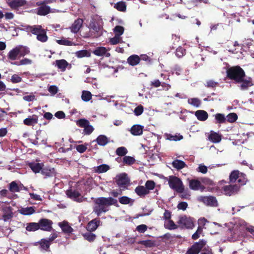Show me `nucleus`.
<instances>
[{
  "instance_id": "nucleus-25",
  "label": "nucleus",
  "mask_w": 254,
  "mask_h": 254,
  "mask_svg": "<svg viewBox=\"0 0 254 254\" xmlns=\"http://www.w3.org/2000/svg\"><path fill=\"white\" fill-rule=\"evenodd\" d=\"M140 62L139 56L137 55H132L127 59V63L132 66H135L138 64Z\"/></svg>"
},
{
  "instance_id": "nucleus-48",
  "label": "nucleus",
  "mask_w": 254,
  "mask_h": 254,
  "mask_svg": "<svg viewBox=\"0 0 254 254\" xmlns=\"http://www.w3.org/2000/svg\"><path fill=\"white\" fill-rule=\"evenodd\" d=\"M57 43L59 45H64V46H72L75 45L72 41H69L65 38H62L60 40H57Z\"/></svg>"
},
{
  "instance_id": "nucleus-51",
  "label": "nucleus",
  "mask_w": 254,
  "mask_h": 254,
  "mask_svg": "<svg viewBox=\"0 0 254 254\" xmlns=\"http://www.w3.org/2000/svg\"><path fill=\"white\" fill-rule=\"evenodd\" d=\"M226 121L229 123H232L237 121L238 116L235 113H231L226 116Z\"/></svg>"
},
{
  "instance_id": "nucleus-27",
  "label": "nucleus",
  "mask_w": 254,
  "mask_h": 254,
  "mask_svg": "<svg viewBox=\"0 0 254 254\" xmlns=\"http://www.w3.org/2000/svg\"><path fill=\"white\" fill-rule=\"evenodd\" d=\"M208 138L213 143H218L222 139V135L213 131H211Z\"/></svg>"
},
{
  "instance_id": "nucleus-59",
  "label": "nucleus",
  "mask_w": 254,
  "mask_h": 254,
  "mask_svg": "<svg viewBox=\"0 0 254 254\" xmlns=\"http://www.w3.org/2000/svg\"><path fill=\"white\" fill-rule=\"evenodd\" d=\"M114 32H115V34L120 36L124 33V28L122 26H116L114 28Z\"/></svg>"
},
{
  "instance_id": "nucleus-41",
  "label": "nucleus",
  "mask_w": 254,
  "mask_h": 254,
  "mask_svg": "<svg viewBox=\"0 0 254 254\" xmlns=\"http://www.w3.org/2000/svg\"><path fill=\"white\" fill-rule=\"evenodd\" d=\"M135 162L134 158L130 156H125L123 158V162L124 165H131L134 164Z\"/></svg>"
},
{
  "instance_id": "nucleus-52",
  "label": "nucleus",
  "mask_w": 254,
  "mask_h": 254,
  "mask_svg": "<svg viewBox=\"0 0 254 254\" xmlns=\"http://www.w3.org/2000/svg\"><path fill=\"white\" fill-rule=\"evenodd\" d=\"M219 83L213 80H208L206 81L205 86L208 88L214 89L219 86Z\"/></svg>"
},
{
  "instance_id": "nucleus-36",
  "label": "nucleus",
  "mask_w": 254,
  "mask_h": 254,
  "mask_svg": "<svg viewBox=\"0 0 254 254\" xmlns=\"http://www.w3.org/2000/svg\"><path fill=\"white\" fill-rule=\"evenodd\" d=\"M240 172L238 170H234L230 174L229 181L230 183H235L238 179Z\"/></svg>"
},
{
  "instance_id": "nucleus-7",
  "label": "nucleus",
  "mask_w": 254,
  "mask_h": 254,
  "mask_svg": "<svg viewBox=\"0 0 254 254\" xmlns=\"http://www.w3.org/2000/svg\"><path fill=\"white\" fill-rule=\"evenodd\" d=\"M206 244V241L204 239L199 240L194 243L190 248H188L186 254H199Z\"/></svg>"
},
{
  "instance_id": "nucleus-5",
  "label": "nucleus",
  "mask_w": 254,
  "mask_h": 254,
  "mask_svg": "<svg viewBox=\"0 0 254 254\" xmlns=\"http://www.w3.org/2000/svg\"><path fill=\"white\" fill-rule=\"evenodd\" d=\"M29 30L33 34L37 36V39L43 43L46 42L48 39L46 31L43 29L41 25H34L30 26Z\"/></svg>"
},
{
  "instance_id": "nucleus-62",
  "label": "nucleus",
  "mask_w": 254,
  "mask_h": 254,
  "mask_svg": "<svg viewBox=\"0 0 254 254\" xmlns=\"http://www.w3.org/2000/svg\"><path fill=\"white\" fill-rule=\"evenodd\" d=\"M147 229V226L145 224H141L137 226L136 228V230L139 233H143Z\"/></svg>"
},
{
  "instance_id": "nucleus-30",
  "label": "nucleus",
  "mask_w": 254,
  "mask_h": 254,
  "mask_svg": "<svg viewBox=\"0 0 254 254\" xmlns=\"http://www.w3.org/2000/svg\"><path fill=\"white\" fill-rule=\"evenodd\" d=\"M56 64L61 71H64L68 66V63L64 59L57 60L56 61Z\"/></svg>"
},
{
  "instance_id": "nucleus-35",
  "label": "nucleus",
  "mask_w": 254,
  "mask_h": 254,
  "mask_svg": "<svg viewBox=\"0 0 254 254\" xmlns=\"http://www.w3.org/2000/svg\"><path fill=\"white\" fill-rule=\"evenodd\" d=\"M39 228L38 222H30L27 223L26 230L29 232L36 231L38 230Z\"/></svg>"
},
{
  "instance_id": "nucleus-57",
  "label": "nucleus",
  "mask_w": 254,
  "mask_h": 254,
  "mask_svg": "<svg viewBox=\"0 0 254 254\" xmlns=\"http://www.w3.org/2000/svg\"><path fill=\"white\" fill-rule=\"evenodd\" d=\"M122 40L120 36L119 35L115 34V36L112 38H111L109 40V42L111 45H116L119 43H122Z\"/></svg>"
},
{
  "instance_id": "nucleus-60",
  "label": "nucleus",
  "mask_w": 254,
  "mask_h": 254,
  "mask_svg": "<svg viewBox=\"0 0 254 254\" xmlns=\"http://www.w3.org/2000/svg\"><path fill=\"white\" fill-rule=\"evenodd\" d=\"M10 81L13 83H19L22 81V78L18 74H14L12 75Z\"/></svg>"
},
{
  "instance_id": "nucleus-21",
  "label": "nucleus",
  "mask_w": 254,
  "mask_h": 254,
  "mask_svg": "<svg viewBox=\"0 0 254 254\" xmlns=\"http://www.w3.org/2000/svg\"><path fill=\"white\" fill-rule=\"evenodd\" d=\"M59 226L64 233L70 234L73 231V228L69 226L67 221H64L62 222L59 223Z\"/></svg>"
},
{
  "instance_id": "nucleus-12",
  "label": "nucleus",
  "mask_w": 254,
  "mask_h": 254,
  "mask_svg": "<svg viewBox=\"0 0 254 254\" xmlns=\"http://www.w3.org/2000/svg\"><path fill=\"white\" fill-rule=\"evenodd\" d=\"M41 172L45 176V178L55 177L57 174L54 168L49 166H45L44 165Z\"/></svg>"
},
{
  "instance_id": "nucleus-63",
  "label": "nucleus",
  "mask_w": 254,
  "mask_h": 254,
  "mask_svg": "<svg viewBox=\"0 0 254 254\" xmlns=\"http://www.w3.org/2000/svg\"><path fill=\"white\" fill-rule=\"evenodd\" d=\"M143 112V107L142 105H139V106H137L134 110V114L137 116H140V115H141L142 114Z\"/></svg>"
},
{
  "instance_id": "nucleus-56",
  "label": "nucleus",
  "mask_w": 254,
  "mask_h": 254,
  "mask_svg": "<svg viewBox=\"0 0 254 254\" xmlns=\"http://www.w3.org/2000/svg\"><path fill=\"white\" fill-rule=\"evenodd\" d=\"M110 169V167L107 164H102L97 167V172L99 173L106 172Z\"/></svg>"
},
{
  "instance_id": "nucleus-53",
  "label": "nucleus",
  "mask_w": 254,
  "mask_h": 254,
  "mask_svg": "<svg viewBox=\"0 0 254 254\" xmlns=\"http://www.w3.org/2000/svg\"><path fill=\"white\" fill-rule=\"evenodd\" d=\"M76 125L80 127L84 128L88 124H89V122L86 119H80L77 120L76 122Z\"/></svg>"
},
{
  "instance_id": "nucleus-20",
  "label": "nucleus",
  "mask_w": 254,
  "mask_h": 254,
  "mask_svg": "<svg viewBox=\"0 0 254 254\" xmlns=\"http://www.w3.org/2000/svg\"><path fill=\"white\" fill-rule=\"evenodd\" d=\"M143 126L140 125H134L131 127L130 132L133 135H140L143 133Z\"/></svg>"
},
{
  "instance_id": "nucleus-34",
  "label": "nucleus",
  "mask_w": 254,
  "mask_h": 254,
  "mask_svg": "<svg viewBox=\"0 0 254 254\" xmlns=\"http://www.w3.org/2000/svg\"><path fill=\"white\" fill-rule=\"evenodd\" d=\"M215 124H224L226 122V118L225 115L221 113H217L214 115Z\"/></svg>"
},
{
  "instance_id": "nucleus-46",
  "label": "nucleus",
  "mask_w": 254,
  "mask_h": 254,
  "mask_svg": "<svg viewBox=\"0 0 254 254\" xmlns=\"http://www.w3.org/2000/svg\"><path fill=\"white\" fill-rule=\"evenodd\" d=\"M32 63V61L30 59L27 58H24L23 59L21 60L19 62H12L11 64H12L17 65H27L30 64Z\"/></svg>"
},
{
  "instance_id": "nucleus-61",
  "label": "nucleus",
  "mask_w": 254,
  "mask_h": 254,
  "mask_svg": "<svg viewBox=\"0 0 254 254\" xmlns=\"http://www.w3.org/2000/svg\"><path fill=\"white\" fill-rule=\"evenodd\" d=\"M93 127L91 125H90V124H88L84 128L83 132L85 134L89 135L93 131Z\"/></svg>"
},
{
  "instance_id": "nucleus-1",
  "label": "nucleus",
  "mask_w": 254,
  "mask_h": 254,
  "mask_svg": "<svg viewBox=\"0 0 254 254\" xmlns=\"http://www.w3.org/2000/svg\"><path fill=\"white\" fill-rule=\"evenodd\" d=\"M226 72L227 78L237 84L238 87L242 91L248 90L254 85L253 79L247 76L244 70L239 65L228 67Z\"/></svg>"
},
{
  "instance_id": "nucleus-22",
  "label": "nucleus",
  "mask_w": 254,
  "mask_h": 254,
  "mask_svg": "<svg viewBox=\"0 0 254 254\" xmlns=\"http://www.w3.org/2000/svg\"><path fill=\"white\" fill-rule=\"evenodd\" d=\"M135 192L140 197H144L145 196L150 193L148 190L143 186H138L135 189Z\"/></svg>"
},
{
  "instance_id": "nucleus-50",
  "label": "nucleus",
  "mask_w": 254,
  "mask_h": 254,
  "mask_svg": "<svg viewBox=\"0 0 254 254\" xmlns=\"http://www.w3.org/2000/svg\"><path fill=\"white\" fill-rule=\"evenodd\" d=\"M9 190L12 192H19V185L15 181H12L9 184Z\"/></svg>"
},
{
  "instance_id": "nucleus-19",
  "label": "nucleus",
  "mask_w": 254,
  "mask_h": 254,
  "mask_svg": "<svg viewBox=\"0 0 254 254\" xmlns=\"http://www.w3.org/2000/svg\"><path fill=\"white\" fill-rule=\"evenodd\" d=\"M38 121V117L36 115L29 116L27 118L23 121L25 125L28 126H33L37 124Z\"/></svg>"
},
{
  "instance_id": "nucleus-18",
  "label": "nucleus",
  "mask_w": 254,
  "mask_h": 254,
  "mask_svg": "<svg viewBox=\"0 0 254 254\" xmlns=\"http://www.w3.org/2000/svg\"><path fill=\"white\" fill-rule=\"evenodd\" d=\"M117 185L121 187H125L128 184L129 180L126 173L122 174L118 176L116 180Z\"/></svg>"
},
{
  "instance_id": "nucleus-29",
  "label": "nucleus",
  "mask_w": 254,
  "mask_h": 254,
  "mask_svg": "<svg viewBox=\"0 0 254 254\" xmlns=\"http://www.w3.org/2000/svg\"><path fill=\"white\" fill-rule=\"evenodd\" d=\"M18 211L20 214L24 215H30L35 212V207L33 206L22 207Z\"/></svg>"
},
{
  "instance_id": "nucleus-49",
  "label": "nucleus",
  "mask_w": 254,
  "mask_h": 254,
  "mask_svg": "<svg viewBox=\"0 0 254 254\" xmlns=\"http://www.w3.org/2000/svg\"><path fill=\"white\" fill-rule=\"evenodd\" d=\"M186 54V50L181 46H179L176 50L175 55L179 58H181Z\"/></svg>"
},
{
  "instance_id": "nucleus-33",
  "label": "nucleus",
  "mask_w": 254,
  "mask_h": 254,
  "mask_svg": "<svg viewBox=\"0 0 254 254\" xmlns=\"http://www.w3.org/2000/svg\"><path fill=\"white\" fill-rule=\"evenodd\" d=\"M172 165L173 167L177 170H181L186 166V164L182 160L176 159L173 161Z\"/></svg>"
},
{
  "instance_id": "nucleus-24",
  "label": "nucleus",
  "mask_w": 254,
  "mask_h": 254,
  "mask_svg": "<svg viewBox=\"0 0 254 254\" xmlns=\"http://www.w3.org/2000/svg\"><path fill=\"white\" fill-rule=\"evenodd\" d=\"M44 165L43 163L35 162H31L28 164V166L35 173H39L40 171L41 172Z\"/></svg>"
},
{
  "instance_id": "nucleus-28",
  "label": "nucleus",
  "mask_w": 254,
  "mask_h": 254,
  "mask_svg": "<svg viewBox=\"0 0 254 254\" xmlns=\"http://www.w3.org/2000/svg\"><path fill=\"white\" fill-rule=\"evenodd\" d=\"M194 115L197 119L200 121H205L208 117V113L204 110H197L195 112Z\"/></svg>"
},
{
  "instance_id": "nucleus-10",
  "label": "nucleus",
  "mask_w": 254,
  "mask_h": 254,
  "mask_svg": "<svg viewBox=\"0 0 254 254\" xmlns=\"http://www.w3.org/2000/svg\"><path fill=\"white\" fill-rule=\"evenodd\" d=\"M199 200L203 202L207 206L211 207H217L218 206L216 198L213 196H201Z\"/></svg>"
},
{
  "instance_id": "nucleus-58",
  "label": "nucleus",
  "mask_w": 254,
  "mask_h": 254,
  "mask_svg": "<svg viewBox=\"0 0 254 254\" xmlns=\"http://www.w3.org/2000/svg\"><path fill=\"white\" fill-rule=\"evenodd\" d=\"M155 186V182L152 180H148L146 182L145 187L147 190L150 191V190H152L154 189Z\"/></svg>"
},
{
  "instance_id": "nucleus-3",
  "label": "nucleus",
  "mask_w": 254,
  "mask_h": 254,
  "mask_svg": "<svg viewBox=\"0 0 254 254\" xmlns=\"http://www.w3.org/2000/svg\"><path fill=\"white\" fill-rule=\"evenodd\" d=\"M89 28L90 30L88 32L83 33V37L85 38H98L102 35L103 27L99 21L92 19L90 21Z\"/></svg>"
},
{
  "instance_id": "nucleus-43",
  "label": "nucleus",
  "mask_w": 254,
  "mask_h": 254,
  "mask_svg": "<svg viewBox=\"0 0 254 254\" xmlns=\"http://www.w3.org/2000/svg\"><path fill=\"white\" fill-rule=\"evenodd\" d=\"M165 228L168 230H175L179 227L178 224H176L174 222L170 219L164 224Z\"/></svg>"
},
{
  "instance_id": "nucleus-40",
  "label": "nucleus",
  "mask_w": 254,
  "mask_h": 254,
  "mask_svg": "<svg viewBox=\"0 0 254 254\" xmlns=\"http://www.w3.org/2000/svg\"><path fill=\"white\" fill-rule=\"evenodd\" d=\"M82 235L84 239L89 242H93L96 238L95 234L92 233V232L89 231L83 234Z\"/></svg>"
},
{
  "instance_id": "nucleus-15",
  "label": "nucleus",
  "mask_w": 254,
  "mask_h": 254,
  "mask_svg": "<svg viewBox=\"0 0 254 254\" xmlns=\"http://www.w3.org/2000/svg\"><path fill=\"white\" fill-rule=\"evenodd\" d=\"M100 220L99 218H95L89 222L86 226L88 231H95L100 225Z\"/></svg>"
},
{
  "instance_id": "nucleus-55",
  "label": "nucleus",
  "mask_w": 254,
  "mask_h": 254,
  "mask_svg": "<svg viewBox=\"0 0 254 254\" xmlns=\"http://www.w3.org/2000/svg\"><path fill=\"white\" fill-rule=\"evenodd\" d=\"M82 99L85 102H88L92 98V94L88 91H83L81 95Z\"/></svg>"
},
{
  "instance_id": "nucleus-47",
  "label": "nucleus",
  "mask_w": 254,
  "mask_h": 254,
  "mask_svg": "<svg viewBox=\"0 0 254 254\" xmlns=\"http://www.w3.org/2000/svg\"><path fill=\"white\" fill-rule=\"evenodd\" d=\"M127 149L124 146L120 147L117 148L116 150V154L119 156H125L127 153Z\"/></svg>"
},
{
  "instance_id": "nucleus-17",
  "label": "nucleus",
  "mask_w": 254,
  "mask_h": 254,
  "mask_svg": "<svg viewBox=\"0 0 254 254\" xmlns=\"http://www.w3.org/2000/svg\"><path fill=\"white\" fill-rule=\"evenodd\" d=\"M8 5L13 9H16L26 4L25 0H11L7 2Z\"/></svg>"
},
{
  "instance_id": "nucleus-14",
  "label": "nucleus",
  "mask_w": 254,
  "mask_h": 254,
  "mask_svg": "<svg viewBox=\"0 0 254 254\" xmlns=\"http://www.w3.org/2000/svg\"><path fill=\"white\" fill-rule=\"evenodd\" d=\"M83 23V20L81 18H77L75 20L69 29L72 33H77L79 32L80 28L82 27Z\"/></svg>"
},
{
  "instance_id": "nucleus-13",
  "label": "nucleus",
  "mask_w": 254,
  "mask_h": 254,
  "mask_svg": "<svg viewBox=\"0 0 254 254\" xmlns=\"http://www.w3.org/2000/svg\"><path fill=\"white\" fill-rule=\"evenodd\" d=\"M1 210L3 213L2 218L4 221L9 220L13 217L12 208L11 206H3Z\"/></svg>"
},
{
  "instance_id": "nucleus-39",
  "label": "nucleus",
  "mask_w": 254,
  "mask_h": 254,
  "mask_svg": "<svg viewBox=\"0 0 254 254\" xmlns=\"http://www.w3.org/2000/svg\"><path fill=\"white\" fill-rule=\"evenodd\" d=\"M114 7L118 11L125 12L127 9V5L125 2L121 1L115 4Z\"/></svg>"
},
{
  "instance_id": "nucleus-44",
  "label": "nucleus",
  "mask_w": 254,
  "mask_h": 254,
  "mask_svg": "<svg viewBox=\"0 0 254 254\" xmlns=\"http://www.w3.org/2000/svg\"><path fill=\"white\" fill-rule=\"evenodd\" d=\"M138 244L145 246L146 248H151L155 245V241L151 240L140 241Z\"/></svg>"
},
{
  "instance_id": "nucleus-8",
  "label": "nucleus",
  "mask_w": 254,
  "mask_h": 254,
  "mask_svg": "<svg viewBox=\"0 0 254 254\" xmlns=\"http://www.w3.org/2000/svg\"><path fill=\"white\" fill-rule=\"evenodd\" d=\"M53 224L52 220L46 218H42L38 222L39 229L44 231L50 232L52 229Z\"/></svg>"
},
{
  "instance_id": "nucleus-6",
  "label": "nucleus",
  "mask_w": 254,
  "mask_h": 254,
  "mask_svg": "<svg viewBox=\"0 0 254 254\" xmlns=\"http://www.w3.org/2000/svg\"><path fill=\"white\" fill-rule=\"evenodd\" d=\"M179 219L177 221L179 227L181 229H192L194 227V222L193 219L186 215H180L179 216Z\"/></svg>"
},
{
  "instance_id": "nucleus-11",
  "label": "nucleus",
  "mask_w": 254,
  "mask_h": 254,
  "mask_svg": "<svg viewBox=\"0 0 254 254\" xmlns=\"http://www.w3.org/2000/svg\"><path fill=\"white\" fill-rule=\"evenodd\" d=\"M240 190V186L238 185H230L224 186L223 190L226 195L231 196L237 193Z\"/></svg>"
},
{
  "instance_id": "nucleus-26",
  "label": "nucleus",
  "mask_w": 254,
  "mask_h": 254,
  "mask_svg": "<svg viewBox=\"0 0 254 254\" xmlns=\"http://www.w3.org/2000/svg\"><path fill=\"white\" fill-rule=\"evenodd\" d=\"M96 142L100 146H105L109 142V139L105 135H100L93 142Z\"/></svg>"
},
{
  "instance_id": "nucleus-4",
  "label": "nucleus",
  "mask_w": 254,
  "mask_h": 254,
  "mask_svg": "<svg viewBox=\"0 0 254 254\" xmlns=\"http://www.w3.org/2000/svg\"><path fill=\"white\" fill-rule=\"evenodd\" d=\"M168 184L170 188L178 193H183L185 191V186L182 180L175 176H170L168 179Z\"/></svg>"
},
{
  "instance_id": "nucleus-54",
  "label": "nucleus",
  "mask_w": 254,
  "mask_h": 254,
  "mask_svg": "<svg viewBox=\"0 0 254 254\" xmlns=\"http://www.w3.org/2000/svg\"><path fill=\"white\" fill-rule=\"evenodd\" d=\"M119 201L120 203L122 204H128L130 202L132 203L133 202V200H132L130 198L126 196H123L120 197L119 198Z\"/></svg>"
},
{
  "instance_id": "nucleus-45",
  "label": "nucleus",
  "mask_w": 254,
  "mask_h": 254,
  "mask_svg": "<svg viewBox=\"0 0 254 254\" xmlns=\"http://www.w3.org/2000/svg\"><path fill=\"white\" fill-rule=\"evenodd\" d=\"M107 49L105 47H100L97 48L93 52V53L98 56H103L107 53Z\"/></svg>"
},
{
  "instance_id": "nucleus-38",
  "label": "nucleus",
  "mask_w": 254,
  "mask_h": 254,
  "mask_svg": "<svg viewBox=\"0 0 254 254\" xmlns=\"http://www.w3.org/2000/svg\"><path fill=\"white\" fill-rule=\"evenodd\" d=\"M38 243L39 244L41 249L46 251H49V248L51 245L50 242H49L47 239H42L38 242Z\"/></svg>"
},
{
  "instance_id": "nucleus-16",
  "label": "nucleus",
  "mask_w": 254,
  "mask_h": 254,
  "mask_svg": "<svg viewBox=\"0 0 254 254\" xmlns=\"http://www.w3.org/2000/svg\"><path fill=\"white\" fill-rule=\"evenodd\" d=\"M36 9V13L41 16H45L51 12V8L47 5H40Z\"/></svg>"
},
{
  "instance_id": "nucleus-42",
  "label": "nucleus",
  "mask_w": 254,
  "mask_h": 254,
  "mask_svg": "<svg viewBox=\"0 0 254 254\" xmlns=\"http://www.w3.org/2000/svg\"><path fill=\"white\" fill-rule=\"evenodd\" d=\"M248 179L246 177V175L244 173L241 172L237 180V182L239 184L238 186L240 187L241 186L245 185Z\"/></svg>"
},
{
  "instance_id": "nucleus-9",
  "label": "nucleus",
  "mask_w": 254,
  "mask_h": 254,
  "mask_svg": "<svg viewBox=\"0 0 254 254\" xmlns=\"http://www.w3.org/2000/svg\"><path fill=\"white\" fill-rule=\"evenodd\" d=\"M189 182V186L190 190H200L203 191L205 189V187L202 185L199 180L197 179H188Z\"/></svg>"
},
{
  "instance_id": "nucleus-31",
  "label": "nucleus",
  "mask_w": 254,
  "mask_h": 254,
  "mask_svg": "<svg viewBox=\"0 0 254 254\" xmlns=\"http://www.w3.org/2000/svg\"><path fill=\"white\" fill-rule=\"evenodd\" d=\"M16 47L18 50L19 58L24 57L30 53L29 48L26 46L19 45Z\"/></svg>"
},
{
  "instance_id": "nucleus-32",
  "label": "nucleus",
  "mask_w": 254,
  "mask_h": 254,
  "mask_svg": "<svg viewBox=\"0 0 254 254\" xmlns=\"http://www.w3.org/2000/svg\"><path fill=\"white\" fill-rule=\"evenodd\" d=\"M18 57H19V54L16 47L11 50L7 55L8 59L12 61L16 60Z\"/></svg>"
},
{
  "instance_id": "nucleus-64",
  "label": "nucleus",
  "mask_w": 254,
  "mask_h": 254,
  "mask_svg": "<svg viewBox=\"0 0 254 254\" xmlns=\"http://www.w3.org/2000/svg\"><path fill=\"white\" fill-rule=\"evenodd\" d=\"M197 171L202 174H206L207 172V167L203 164H200L196 169Z\"/></svg>"
},
{
  "instance_id": "nucleus-2",
  "label": "nucleus",
  "mask_w": 254,
  "mask_h": 254,
  "mask_svg": "<svg viewBox=\"0 0 254 254\" xmlns=\"http://www.w3.org/2000/svg\"><path fill=\"white\" fill-rule=\"evenodd\" d=\"M94 202L95 205L93 207V212L99 216L102 213L109 211L110 206L116 205L118 201L112 197H100L96 198Z\"/></svg>"
},
{
  "instance_id": "nucleus-37",
  "label": "nucleus",
  "mask_w": 254,
  "mask_h": 254,
  "mask_svg": "<svg viewBox=\"0 0 254 254\" xmlns=\"http://www.w3.org/2000/svg\"><path fill=\"white\" fill-rule=\"evenodd\" d=\"M165 136H166L167 139L169 140L170 141H177L181 140V139H182L183 138V135H180L179 134L178 135L177 134L173 135L170 133H166L165 134Z\"/></svg>"
},
{
  "instance_id": "nucleus-23",
  "label": "nucleus",
  "mask_w": 254,
  "mask_h": 254,
  "mask_svg": "<svg viewBox=\"0 0 254 254\" xmlns=\"http://www.w3.org/2000/svg\"><path fill=\"white\" fill-rule=\"evenodd\" d=\"M66 194L68 197L77 201L78 197L81 196L80 193L75 190L69 189L66 191Z\"/></svg>"
}]
</instances>
